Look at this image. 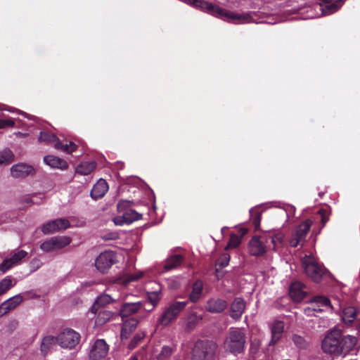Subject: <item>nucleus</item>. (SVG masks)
<instances>
[{"label": "nucleus", "mask_w": 360, "mask_h": 360, "mask_svg": "<svg viewBox=\"0 0 360 360\" xmlns=\"http://www.w3.org/2000/svg\"><path fill=\"white\" fill-rule=\"evenodd\" d=\"M245 344L246 335L244 330L232 327L224 340L223 347L226 352L236 356L244 352Z\"/></svg>", "instance_id": "obj_3"}, {"label": "nucleus", "mask_w": 360, "mask_h": 360, "mask_svg": "<svg viewBox=\"0 0 360 360\" xmlns=\"http://www.w3.org/2000/svg\"><path fill=\"white\" fill-rule=\"evenodd\" d=\"M132 202L129 200H120L117 204L119 212H123L122 216L115 217L113 219L115 224L122 226L124 224H129L141 219L142 215L134 210L130 209Z\"/></svg>", "instance_id": "obj_5"}, {"label": "nucleus", "mask_w": 360, "mask_h": 360, "mask_svg": "<svg viewBox=\"0 0 360 360\" xmlns=\"http://www.w3.org/2000/svg\"><path fill=\"white\" fill-rule=\"evenodd\" d=\"M13 287L12 280L10 276H6L0 281V296L6 292Z\"/></svg>", "instance_id": "obj_41"}, {"label": "nucleus", "mask_w": 360, "mask_h": 360, "mask_svg": "<svg viewBox=\"0 0 360 360\" xmlns=\"http://www.w3.org/2000/svg\"><path fill=\"white\" fill-rule=\"evenodd\" d=\"M11 174L14 178H25L30 174H34V169L31 165L19 163L12 166Z\"/></svg>", "instance_id": "obj_15"}, {"label": "nucleus", "mask_w": 360, "mask_h": 360, "mask_svg": "<svg viewBox=\"0 0 360 360\" xmlns=\"http://www.w3.org/2000/svg\"><path fill=\"white\" fill-rule=\"evenodd\" d=\"M317 214L321 217V223L322 224L321 227L323 228L329 220L328 211L326 209L322 208L319 210Z\"/></svg>", "instance_id": "obj_46"}, {"label": "nucleus", "mask_w": 360, "mask_h": 360, "mask_svg": "<svg viewBox=\"0 0 360 360\" xmlns=\"http://www.w3.org/2000/svg\"><path fill=\"white\" fill-rule=\"evenodd\" d=\"M304 273L314 282L319 283L330 272L312 254L306 255L301 259Z\"/></svg>", "instance_id": "obj_2"}, {"label": "nucleus", "mask_w": 360, "mask_h": 360, "mask_svg": "<svg viewBox=\"0 0 360 360\" xmlns=\"http://www.w3.org/2000/svg\"><path fill=\"white\" fill-rule=\"evenodd\" d=\"M10 311H11V309L8 306V304L6 303V302H4L0 305V317H2L3 316L8 313Z\"/></svg>", "instance_id": "obj_50"}, {"label": "nucleus", "mask_w": 360, "mask_h": 360, "mask_svg": "<svg viewBox=\"0 0 360 360\" xmlns=\"http://www.w3.org/2000/svg\"><path fill=\"white\" fill-rule=\"evenodd\" d=\"M310 303L311 304V308H321L323 307H331L330 300L322 295H317L313 297Z\"/></svg>", "instance_id": "obj_25"}, {"label": "nucleus", "mask_w": 360, "mask_h": 360, "mask_svg": "<svg viewBox=\"0 0 360 360\" xmlns=\"http://www.w3.org/2000/svg\"><path fill=\"white\" fill-rule=\"evenodd\" d=\"M113 315L114 313L109 310L102 309L99 311L95 321L96 325L102 326L105 324Z\"/></svg>", "instance_id": "obj_31"}, {"label": "nucleus", "mask_w": 360, "mask_h": 360, "mask_svg": "<svg viewBox=\"0 0 360 360\" xmlns=\"http://www.w3.org/2000/svg\"><path fill=\"white\" fill-rule=\"evenodd\" d=\"M250 214V220L254 226L255 231H257L260 229L262 212L258 209H251Z\"/></svg>", "instance_id": "obj_32"}, {"label": "nucleus", "mask_w": 360, "mask_h": 360, "mask_svg": "<svg viewBox=\"0 0 360 360\" xmlns=\"http://www.w3.org/2000/svg\"><path fill=\"white\" fill-rule=\"evenodd\" d=\"M56 343H58V337L55 338L51 335L44 337L41 345V351L44 355L45 356Z\"/></svg>", "instance_id": "obj_29"}, {"label": "nucleus", "mask_w": 360, "mask_h": 360, "mask_svg": "<svg viewBox=\"0 0 360 360\" xmlns=\"http://www.w3.org/2000/svg\"><path fill=\"white\" fill-rule=\"evenodd\" d=\"M356 344V338L342 335L339 329L328 333L322 341V349L325 353L335 355L349 354Z\"/></svg>", "instance_id": "obj_1"}, {"label": "nucleus", "mask_w": 360, "mask_h": 360, "mask_svg": "<svg viewBox=\"0 0 360 360\" xmlns=\"http://www.w3.org/2000/svg\"><path fill=\"white\" fill-rule=\"evenodd\" d=\"M26 202L28 203V202H32V200L31 199H27L26 200Z\"/></svg>", "instance_id": "obj_55"}, {"label": "nucleus", "mask_w": 360, "mask_h": 360, "mask_svg": "<svg viewBox=\"0 0 360 360\" xmlns=\"http://www.w3.org/2000/svg\"><path fill=\"white\" fill-rule=\"evenodd\" d=\"M142 338H143V336H141L139 335L134 336L131 342V345L137 344Z\"/></svg>", "instance_id": "obj_52"}, {"label": "nucleus", "mask_w": 360, "mask_h": 360, "mask_svg": "<svg viewBox=\"0 0 360 360\" xmlns=\"http://www.w3.org/2000/svg\"><path fill=\"white\" fill-rule=\"evenodd\" d=\"M228 307V302L221 298H210L207 300L205 309L210 313L219 314Z\"/></svg>", "instance_id": "obj_16"}, {"label": "nucleus", "mask_w": 360, "mask_h": 360, "mask_svg": "<svg viewBox=\"0 0 360 360\" xmlns=\"http://www.w3.org/2000/svg\"><path fill=\"white\" fill-rule=\"evenodd\" d=\"M184 261V257L181 255H173L168 257L164 262V270L168 271L177 268Z\"/></svg>", "instance_id": "obj_22"}, {"label": "nucleus", "mask_w": 360, "mask_h": 360, "mask_svg": "<svg viewBox=\"0 0 360 360\" xmlns=\"http://www.w3.org/2000/svg\"><path fill=\"white\" fill-rule=\"evenodd\" d=\"M58 139L53 134L49 131H41L39 141L45 143H56Z\"/></svg>", "instance_id": "obj_38"}, {"label": "nucleus", "mask_w": 360, "mask_h": 360, "mask_svg": "<svg viewBox=\"0 0 360 360\" xmlns=\"http://www.w3.org/2000/svg\"><path fill=\"white\" fill-rule=\"evenodd\" d=\"M53 221L56 222L55 226L56 228L57 231L65 230L69 228L70 226V221L65 219H58L53 220Z\"/></svg>", "instance_id": "obj_44"}, {"label": "nucleus", "mask_w": 360, "mask_h": 360, "mask_svg": "<svg viewBox=\"0 0 360 360\" xmlns=\"http://www.w3.org/2000/svg\"><path fill=\"white\" fill-rule=\"evenodd\" d=\"M14 160V155L9 149H6L0 152V165H8Z\"/></svg>", "instance_id": "obj_36"}, {"label": "nucleus", "mask_w": 360, "mask_h": 360, "mask_svg": "<svg viewBox=\"0 0 360 360\" xmlns=\"http://www.w3.org/2000/svg\"><path fill=\"white\" fill-rule=\"evenodd\" d=\"M304 284L300 281H295L291 283L289 288V295L295 302H301L305 297L307 293L304 290Z\"/></svg>", "instance_id": "obj_18"}, {"label": "nucleus", "mask_w": 360, "mask_h": 360, "mask_svg": "<svg viewBox=\"0 0 360 360\" xmlns=\"http://www.w3.org/2000/svg\"><path fill=\"white\" fill-rule=\"evenodd\" d=\"M202 316L196 312H191L186 320V329L193 330L202 320Z\"/></svg>", "instance_id": "obj_28"}, {"label": "nucleus", "mask_w": 360, "mask_h": 360, "mask_svg": "<svg viewBox=\"0 0 360 360\" xmlns=\"http://www.w3.org/2000/svg\"><path fill=\"white\" fill-rule=\"evenodd\" d=\"M175 348L174 347L165 345L162 347L160 353L158 356V360H167L174 352Z\"/></svg>", "instance_id": "obj_37"}, {"label": "nucleus", "mask_w": 360, "mask_h": 360, "mask_svg": "<svg viewBox=\"0 0 360 360\" xmlns=\"http://www.w3.org/2000/svg\"><path fill=\"white\" fill-rule=\"evenodd\" d=\"M248 248L250 255L256 257L263 255L266 251L264 242L257 236L252 237L250 240Z\"/></svg>", "instance_id": "obj_17"}, {"label": "nucleus", "mask_w": 360, "mask_h": 360, "mask_svg": "<svg viewBox=\"0 0 360 360\" xmlns=\"http://www.w3.org/2000/svg\"><path fill=\"white\" fill-rule=\"evenodd\" d=\"M323 309L321 308H311V307L304 309V314L307 316H313L314 312H321Z\"/></svg>", "instance_id": "obj_51"}, {"label": "nucleus", "mask_w": 360, "mask_h": 360, "mask_svg": "<svg viewBox=\"0 0 360 360\" xmlns=\"http://www.w3.org/2000/svg\"><path fill=\"white\" fill-rule=\"evenodd\" d=\"M139 323L138 319L136 318H129L124 321L122 328L121 335L127 338V335L136 329Z\"/></svg>", "instance_id": "obj_24"}, {"label": "nucleus", "mask_w": 360, "mask_h": 360, "mask_svg": "<svg viewBox=\"0 0 360 360\" xmlns=\"http://www.w3.org/2000/svg\"><path fill=\"white\" fill-rule=\"evenodd\" d=\"M312 226V221L307 219L295 227L288 240L292 248L302 247L307 242V238Z\"/></svg>", "instance_id": "obj_7"}, {"label": "nucleus", "mask_w": 360, "mask_h": 360, "mask_svg": "<svg viewBox=\"0 0 360 360\" xmlns=\"http://www.w3.org/2000/svg\"><path fill=\"white\" fill-rule=\"evenodd\" d=\"M217 344L209 340H197L192 349L191 360H215Z\"/></svg>", "instance_id": "obj_4"}, {"label": "nucleus", "mask_w": 360, "mask_h": 360, "mask_svg": "<svg viewBox=\"0 0 360 360\" xmlns=\"http://www.w3.org/2000/svg\"><path fill=\"white\" fill-rule=\"evenodd\" d=\"M284 329V323L281 321H274L271 326V339L269 345H275L282 337Z\"/></svg>", "instance_id": "obj_20"}, {"label": "nucleus", "mask_w": 360, "mask_h": 360, "mask_svg": "<svg viewBox=\"0 0 360 360\" xmlns=\"http://www.w3.org/2000/svg\"><path fill=\"white\" fill-rule=\"evenodd\" d=\"M112 302H113V300L110 295L106 294L102 295L98 297L93 306L91 307V311L93 314H96L100 307H103Z\"/></svg>", "instance_id": "obj_26"}, {"label": "nucleus", "mask_w": 360, "mask_h": 360, "mask_svg": "<svg viewBox=\"0 0 360 360\" xmlns=\"http://www.w3.org/2000/svg\"><path fill=\"white\" fill-rule=\"evenodd\" d=\"M248 230L245 228H241L238 230L239 236L242 238L244 236L248 233Z\"/></svg>", "instance_id": "obj_53"}, {"label": "nucleus", "mask_w": 360, "mask_h": 360, "mask_svg": "<svg viewBox=\"0 0 360 360\" xmlns=\"http://www.w3.org/2000/svg\"><path fill=\"white\" fill-rule=\"evenodd\" d=\"M246 308V302L243 298L235 297L230 305L229 316L234 320L240 319Z\"/></svg>", "instance_id": "obj_12"}, {"label": "nucleus", "mask_w": 360, "mask_h": 360, "mask_svg": "<svg viewBox=\"0 0 360 360\" xmlns=\"http://www.w3.org/2000/svg\"><path fill=\"white\" fill-rule=\"evenodd\" d=\"M148 299L149 302L153 304V309L160 300L159 292L153 291L148 292Z\"/></svg>", "instance_id": "obj_47"}, {"label": "nucleus", "mask_w": 360, "mask_h": 360, "mask_svg": "<svg viewBox=\"0 0 360 360\" xmlns=\"http://www.w3.org/2000/svg\"><path fill=\"white\" fill-rule=\"evenodd\" d=\"M259 346V342L256 341V340H254L252 343H251V350L252 349H255L257 350L258 349Z\"/></svg>", "instance_id": "obj_54"}, {"label": "nucleus", "mask_w": 360, "mask_h": 360, "mask_svg": "<svg viewBox=\"0 0 360 360\" xmlns=\"http://www.w3.org/2000/svg\"><path fill=\"white\" fill-rule=\"evenodd\" d=\"M109 346L103 339H99L95 341L93 345L89 356L94 360H99L104 358L108 353Z\"/></svg>", "instance_id": "obj_11"}, {"label": "nucleus", "mask_w": 360, "mask_h": 360, "mask_svg": "<svg viewBox=\"0 0 360 360\" xmlns=\"http://www.w3.org/2000/svg\"><path fill=\"white\" fill-rule=\"evenodd\" d=\"M202 281H196L193 285L192 291L189 295V300L194 303L198 301L202 292Z\"/></svg>", "instance_id": "obj_27"}, {"label": "nucleus", "mask_w": 360, "mask_h": 360, "mask_svg": "<svg viewBox=\"0 0 360 360\" xmlns=\"http://www.w3.org/2000/svg\"><path fill=\"white\" fill-rule=\"evenodd\" d=\"M108 190V185L105 180L100 179L94 185L91 191V197L95 200L103 198Z\"/></svg>", "instance_id": "obj_19"}, {"label": "nucleus", "mask_w": 360, "mask_h": 360, "mask_svg": "<svg viewBox=\"0 0 360 360\" xmlns=\"http://www.w3.org/2000/svg\"><path fill=\"white\" fill-rule=\"evenodd\" d=\"M115 238L113 237H110V238H108V239H114Z\"/></svg>", "instance_id": "obj_57"}, {"label": "nucleus", "mask_w": 360, "mask_h": 360, "mask_svg": "<svg viewBox=\"0 0 360 360\" xmlns=\"http://www.w3.org/2000/svg\"><path fill=\"white\" fill-rule=\"evenodd\" d=\"M80 335L72 329L67 328L58 335V343L62 347L72 349L79 342Z\"/></svg>", "instance_id": "obj_8"}, {"label": "nucleus", "mask_w": 360, "mask_h": 360, "mask_svg": "<svg viewBox=\"0 0 360 360\" xmlns=\"http://www.w3.org/2000/svg\"><path fill=\"white\" fill-rule=\"evenodd\" d=\"M292 341L295 345L300 349L304 348L306 347V341L300 335H294L292 336Z\"/></svg>", "instance_id": "obj_48"}, {"label": "nucleus", "mask_w": 360, "mask_h": 360, "mask_svg": "<svg viewBox=\"0 0 360 360\" xmlns=\"http://www.w3.org/2000/svg\"><path fill=\"white\" fill-rule=\"evenodd\" d=\"M23 300L22 297L20 295H16L7 300H6V303L8 304V306L12 310L15 309L18 305H19Z\"/></svg>", "instance_id": "obj_43"}, {"label": "nucleus", "mask_w": 360, "mask_h": 360, "mask_svg": "<svg viewBox=\"0 0 360 360\" xmlns=\"http://www.w3.org/2000/svg\"><path fill=\"white\" fill-rule=\"evenodd\" d=\"M56 222L53 220L47 222L44 224L41 231L44 234H50L56 232V228L55 226Z\"/></svg>", "instance_id": "obj_45"}, {"label": "nucleus", "mask_w": 360, "mask_h": 360, "mask_svg": "<svg viewBox=\"0 0 360 360\" xmlns=\"http://www.w3.org/2000/svg\"><path fill=\"white\" fill-rule=\"evenodd\" d=\"M71 242V239L67 236L52 237L42 243L40 248L45 252H50L54 250L61 249L68 245Z\"/></svg>", "instance_id": "obj_10"}, {"label": "nucleus", "mask_w": 360, "mask_h": 360, "mask_svg": "<svg viewBox=\"0 0 360 360\" xmlns=\"http://www.w3.org/2000/svg\"><path fill=\"white\" fill-rule=\"evenodd\" d=\"M240 243L241 238L237 234L231 233L230 236L229 241L225 249L228 250L230 248H237L240 244Z\"/></svg>", "instance_id": "obj_42"}, {"label": "nucleus", "mask_w": 360, "mask_h": 360, "mask_svg": "<svg viewBox=\"0 0 360 360\" xmlns=\"http://www.w3.org/2000/svg\"><path fill=\"white\" fill-rule=\"evenodd\" d=\"M143 307V303L141 302H124L120 307L118 315H120L122 319L136 314Z\"/></svg>", "instance_id": "obj_13"}, {"label": "nucleus", "mask_w": 360, "mask_h": 360, "mask_svg": "<svg viewBox=\"0 0 360 360\" xmlns=\"http://www.w3.org/2000/svg\"><path fill=\"white\" fill-rule=\"evenodd\" d=\"M96 167L95 162H86L81 163L77 167V172L82 175H88L93 172Z\"/></svg>", "instance_id": "obj_30"}, {"label": "nucleus", "mask_w": 360, "mask_h": 360, "mask_svg": "<svg viewBox=\"0 0 360 360\" xmlns=\"http://www.w3.org/2000/svg\"><path fill=\"white\" fill-rule=\"evenodd\" d=\"M54 147L56 149L62 150L63 152L67 153H72L75 151L77 148V146L72 141H70L68 143H63L59 140L55 143Z\"/></svg>", "instance_id": "obj_34"}, {"label": "nucleus", "mask_w": 360, "mask_h": 360, "mask_svg": "<svg viewBox=\"0 0 360 360\" xmlns=\"http://www.w3.org/2000/svg\"><path fill=\"white\" fill-rule=\"evenodd\" d=\"M357 311L354 307H348L342 311V319L345 323H352L356 317Z\"/></svg>", "instance_id": "obj_33"}, {"label": "nucleus", "mask_w": 360, "mask_h": 360, "mask_svg": "<svg viewBox=\"0 0 360 360\" xmlns=\"http://www.w3.org/2000/svg\"><path fill=\"white\" fill-rule=\"evenodd\" d=\"M27 255V252L25 250H19L15 252L11 257L6 259L0 265V271L5 273L14 265L18 264L23 258Z\"/></svg>", "instance_id": "obj_14"}, {"label": "nucleus", "mask_w": 360, "mask_h": 360, "mask_svg": "<svg viewBox=\"0 0 360 360\" xmlns=\"http://www.w3.org/2000/svg\"><path fill=\"white\" fill-rule=\"evenodd\" d=\"M230 261V255L227 253L222 254L215 262L216 274H217L219 269L228 266Z\"/></svg>", "instance_id": "obj_35"}, {"label": "nucleus", "mask_w": 360, "mask_h": 360, "mask_svg": "<svg viewBox=\"0 0 360 360\" xmlns=\"http://www.w3.org/2000/svg\"><path fill=\"white\" fill-rule=\"evenodd\" d=\"M129 360H138L136 357H131Z\"/></svg>", "instance_id": "obj_56"}, {"label": "nucleus", "mask_w": 360, "mask_h": 360, "mask_svg": "<svg viewBox=\"0 0 360 360\" xmlns=\"http://www.w3.org/2000/svg\"><path fill=\"white\" fill-rule=\"evenodd\" d=\"M188 303V301H174L171 303L165 308L162 314L158 319V323L162 326H168L177 318L181 311L185 309Z\"/></svg>", "instance_id": "obj_6"}, {"label": "nucleus", "mask_w": 360, "mask_h": 360, "mask_svg": "<svg viewBox=\"0 0 360 360\" xmlns=\"http://www.w3.org/2000/svg\"><path fill=\"white\" fill-rule=\"evenodd\" d=\"M15 122L13 119H0V129L6 128L8 127H13Z\"/></svg>", "instance_id": "obj_49"}, {"label": "nucleus", "mask_w": 360, "mask_h": 360, "mask_svg": "<svg viewBox=\"0 0 360 360\" xmlns=\"http://www.w3.org/2000/svg\"><path fill=\"white\" fill-rule=\"evenodd\" d=\"M143 276L142 273H139L138 274H127L124 275L122 278L119 279V283H122L124 285H127V283L139 280Z\"/></svg>", "instance_id": "obj_40"}, {"label": "nucleus", "mask_w": 360, "mask_h": 360, "mask_svg": "<svg viewBox=\"0 0 360 360\" xmlns=\"http://www.w3.org/2000/svg\"><path fill=\"white\" fill-rule=\"evenodd\" d=\"M342 5L343 0H336L332 4H328L320 6L323 15H330L339 11Z\"/></svg>", "instance_id": "obj_23"}, {"label": "nucleus", "mask_w": 360, "mask_h": 360, "mask_svg": "<svg viewBox=\"0 0 360 360\" xmlns=\"http://www.w3.org/2000/svg\"><path fill=\"white\" fill-rule=\"evenodd\" d=\"M115 263V255L112 251L101 252L95 261V266L102 274L108 272L112 264Z\"/></svg>", "instance_id": "obj_9"}, {"label": "nucleus", "mask_w": 360, "mask_h": 360, "mask_svg": "<svg viewBox=\"0 0 360 360\" xmlns=\"http://www.w3.org/2000/svg\"><path fill=\"white\" fill-rule=\"evenodd\" d=\"M44 161L47 165L52 168L64 170L67 169L68 167V165L65 160L54 155H46L44 158Z\"/></svg>", "instance_id": "obj_21"}, {"label": "nucleus", "mask_w": 360, "mask_h": 360, "mask_svg": "<svg viewBox=\"0 0 360 360\" xmlns=\"http://www.w3.org/2000/svg\"><path fill=\"white\" fill-rule=\"evenodd\" d=\"M269 240L273 245V248L276 250L282 246L284 240V235L282 233H277L270 236Z\"/></svg>", "instance_id": "obj_39"}, {"label": "nucleus", "mask_w": 360, "mask_h": 360, "mask_svg": "<svg viewBox=\"0 0 360 360\" xmlns=\"http://www.w3.org/2000/svg\"><path fill=\"white\" fill-rule=\"evenodd\" d=\"M346 0H343V3Z\"/></svg>", "instance_id": "obj_58"}]
</instances>
